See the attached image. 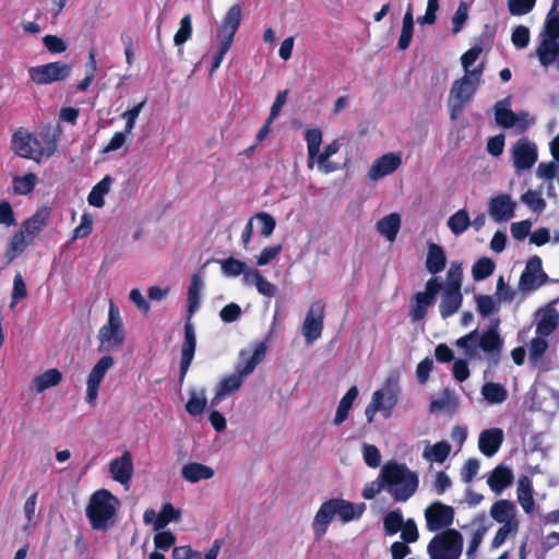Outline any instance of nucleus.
Returning a JSON list of instances; mask_svg holds the SVG:
<instances>
[{
  "mask_svg": "<svg viewBox=\"0 0 559 559\" xmlns=\"http://www.w3.org/2000/svg\"><path fill=\"white\" fill-rule=\"evenodd\" d=\"M120 508L119 499L108 489L102 488L93 492L85 509L92 530L107 532L116 524Z\"/></svg>",
  "mask_w": 559,
  "mask_h": 559,
  "instance_id": "nucleus-2",
  "label": "nucleus"
},
{
  "mask_svg": "<svg viewBox=\"0 0 559 559\" xmlns=\"http://www.w3.org/2000/svg\"><path fill=\"white\" fill-rule=\"evenodd\" d=\"M462 550L463 536L454 528H448L437 534L427 546L430 559H459Z\"/></svg>",
  "mask_w": 559,
  "mask_h": 559,
  "instance_id": "nucleus-7",
  "label": "nucleus"
},
{
  "mask_svg": "<svg viewBox=\"0 0 559 559\" xmlns=\"http://www.w3.org/2000/svg\"><path fill=\"white\" fill-rule=\"evenodd\" d=\"M451 452V445L447 441H439L435 443L430 452H425V457L432 459L438 463H443Z\"/></svg>",
  "mask_w": 559,
  "mask_h": 559,
  "instance_id": "nucleus-54",
  "label": "nucleus"
},
{
  "mask_svg": "<svg viewBox=\"0 0 559 559\" xmlns=\"http://www.w3.org/2000/svg\"><path fill=\"white\" fill-rule=\"evenodd\" d=\"M545 38L552 41L559 40V12L549 11L545 20Z\"/></svg>",
  "mask_w": 559,
  "mask_h": 559,
  "instance_id": "nucleus-53",
  "label": "nucleus"
},
{
  "mask_svg": "<svg viewBox=\"0 0 559 559\" xmlns=\"http://www.w3.org/2000/svg\"><path fill=\"white\" fill-rule=\"evenodd\" d=\"M426 527L429 532L449 528L454 521V508L441 501H433L425 509Z\"/></svg>",
  "mask_w": 559,
  "mask_h": 559,
  "instance_id": "nucleus-12",
  "label": "nucleus"
},
{
  "mask_svg": "<svg viewBox=\"0 0 559 559\" xmlns=\"http://www.w3.org/2000/svg\"><path fill=\"white\" fill-rule=\"evenodd\" d=\"M537 56L539 62L544 67H548L555 62L559 57V43L548 39H543L542 44L537 48Z\"/></svg>",
  "mask_w": 559,
  "mask_h": 559,
  "instance_id": "nucleus-41",
  "label": "nucleus"
},
{
  "mask_svg": "<svg viewBox=\"0 0 559 559\" xmlns=\"http://www.w3.org/2000/svg\"><path fill=\"white\" fill-rule=\"evenodd\" d=\"M207 406V400L205 397V392L202 390L201 396H197L194 391L190 392V397L186 404V411L191 416H199L204 413Z\"/></svg>",
  "mask_w": 559,
  "mask_h": 559,
  "instance_id": "nucleus-52",
  "label": "nucleus"
},
{
  "mask_svg": "<svg viewBox=\"0 0 559 559\" xmlns=\"http://www.w3.org/2000/svg\"><path fill=\"white\" fill-rule=\"evenodd\" d=\"M11 147L17 156L39 163L43 157L53 155L57 144L51 140L48 142L47 147L44 148L39 140L32 133L16 131L12 135Z\"/></svg>",
  "mask_w": 559,
  "mask_h": 559,
  "instance_id": "nucleus-6",
  "label": "nucleus"
},
{
  "mask_svg": "<svg viewBox=\"0 0 559 559\" xmlns=\"http://www.w3.org/2000/svg\"><path fill=\"white\" fill-rule=\"evenodd\" d=\"M476 307L479 314L484 318L489 317L499 309L497 301L489 295H478L476 297Z\"/></svg>",
  "mask_w": 559,
  "mask_h": 559,
  "instance_id": "nucleus-56",
  "label": "nucleus"
},
{
  "mask_svg": "<svg viewBox=\"0 0 559 559\" xmlns=\"http://www.w3.org/2000/svg\"><path fill=\"white\" fill-rule=\"evenodd\" d=\"M447 225L454 235L463 234L471 225L467 211L465 209L456 211L449 217Z\"/></svg>",
  "mask_w": 559,
  "mask_h": 559,
  "instance_id": "nucleus-45",
  "label": "nucleus"
},
{
  "mask_svg": "<svg viewBox=\"0 0 559 559\" xmlns=\"http://www.w3.org/2000/svg\"><path fill=\"white\" fill-rule=\"evenodd\" d=\"M532 481L528 476L522 475L518 479V501L523 511L531 514L534 511L535 502Z\"/></svg>",
  "mask_w": 559,
  "mask_h": 559,
  "instance_id": "nucleus-27",
  "label": "nucleus"
},
{
  "mask_svg": "<svg viewBox=\"0 0 559 559\" xmlns=\"http://www.w3.org/2000/svg\"><path fill=\"white\" fill-rule=\"evenodd\" d=\"M402 165L400 153H386L377 158L369 168L368 177L371 180H379L393 174Z\"/></svg>",
  "mask_w": 559,
  "mask_h": 559,
  "instance_id": "nucleus-18",
  "label": "nucleus"
},
{
  "mask_svg": "<svg viewBox=\"0 0 559 559\" xmlns=\"http://www.w3.org/2000/svg\"><path fill=\"white\" fill-rule=\"evenodd\" d=\"M512 44L518 49H523L530 44V29L524 25H518L513 28L511 34Z\"/></svg>",
  "mask_w": 559,
  "mask_h": 559,
  "instance_id": "nucleus-59",
  "label": "nucleus"
},
{
  "mask_svg": "<svg viewBox=\"0 0 559 559\" xmlns=\"http://www.w3.org/2000/svg\"><path fill=\"white\" fill-rule=\"evenodd\" d=\"M441 292L439 311L442 319H448L455 314L461 308L463 294L462 290H456L453 285L450 287H442Z\"/></svg>",
  "mask_w": 559,
  "mask_h": 559,
  "instance_id": "nucleus-20",
  "label": "nucleus"
},
{
  "mask_svg": "<svg viewBox=\"0 0 559 559\" xmlns=\"http://www.w3.org/2000/svg\"><path fill=\"white\" fill-rule=\"evenodd\" d=\"M221 266L223 273L228 276H239L241 273H247V264L243 261H240L233 257L222 261Z\"/></svg>",
  "mask_w": 559,
  "mask_h": 559,
  "instance_id": "nucleus-57",
  "label": "nucleus"
},
{
  "mask_svg": "<svg viewBox=\"0 0 559 559\" xmlns=\"http://www.w3.org/2000/svg\"><path fill=\"white\" fill-rule=\"evenodd\" d=\"M185 338L181 346V357L179 365V382L183 383L189 367L193 360L197 348V336L192 322L189 320L185 322L183 326Z\"/></svg>",
  "mask_w": 559,
  "mask_h": 559,
  "instance_id": "nucleus-16",
  "label": "nucleus"
},
{
  "mask_svg": "<svg viewBox=\"0 0 559 559\" xmlns=\"http://www.w3.org/2000/svg\"><path fill=\"white\" fill-rule=\"evenodd\" d=\"M459 407V401L455 394L450 389H444L439 399L430 402L429 411L431 413L447 412L453 414Z\"/></svg>",
  "mask_w": 559,
  "mask_h": 559,
  "instance_id": "nucleus-29",
  "label": "nucleus"
},
{
  "mask_svg": "<svg viewBox=\"0 0 559 559\" xmlns=\"http://www.w3.org/2000/svg\"><path fill=\"white\" fill-rule=\"evenodd\" d=\"M243 383V379L237 374L236 372L224 377L218 382L216 390L219 392V394H223L224 396H228L237 392Z\"/></svg>",
  "mask_w": 559,
  "mask_h": 559,
  "instance_id": "nucleus-46",
  "label": "nucleus"
},
{
  "mask_svg": "<svg viewBox=\"0 0 559 559\" xmlns=\"http://www.w3.org/2000/svg\"><path fill=\"white\" fill-rule=\"evenodd\" d=\"M558 325V313L554 309L546 310L537 323L536 331L538 334L548 336Z\"/></svg>",
  "mask_w": 559,
  "mask_h": 559,
  "instance_id": "nucleus-47",
  "label": "nucleus"
},
{
  "mask_svg": "<svg viewBox=\"0 0 559 559\" xmlns=\"http://www.w3.org/2000/svg\"><path fill=\"white\" fill-rule=\"evenodd\" d=\"M516 204L507 193L498 194L489 201L488 212L495 222H507L514 216Z\"/></svg>",
  "mask_w": 559,
  "mask_h": 559,
  "instance_id": "nucleus-19",
  "label": "nucleus"
},
{
  "mask_svg": "<svg viewBox=\"0 0 559 559\" xmlns=\"http://www.w3.org/2000/svg\"><path fill=\"white\" fill-rule=\"evenodd\" d=\"M325 316V304L322 300L313 301L306 314L302 324V334L308 344L321 337Z\"/></svg>",
  "mask_w": 559,
  "mask_h": 559,
  "instance_id": "nucleus-13",
  "label": "nucleus"
},
{
  "mask_svg": "<svg viewBox=\"0 0 559 559\" xmlns=\"http://www.w3.org/2000/svg\"><path fill=\"white\" fill-rule=\"evenodd\" d=\"M112 478L122 484H128L133 475L132 455L126 451L121 456L114 459L109 464Z\"/></svg>",
  "mask_w": 559,
  "mask_h": 559,
  "instance_id": "nucleus-22",
  "label": "nucleus"
},
{
  "mask_svg": "<svg viewBox=\"0 0 559 559\" xmlns=\"http://www.w3.org/2000/svg\"><path fill=\"white\" fill-rule=\"evenodd\" d=\"M401 227V216L397 213H391L377 223L378 231L389 241L395 240Z\"/></svg>",
  "mask_w": 559,
  "mask_h": 559,
  "instance_id": "nucleus-31",
  "label": "nucleus"
},
{
  "mask_svg": "<svg viewBox=\"0 0 559 559\" xmlns=\"http://www.w3.org/2000/svg\"><path fill=\"white\" fill-rule=\"evenodd\" d=\"M111 182L112 178L109 175H106L97 182L87 195L88 204L95 207H103L105 204L104 197L109 192Z\"/></svg>",
  "mask_w": 559,
  "mask_h": 559,
  "instance_id": "nucleus-34",
  "label": "nucleus"
},
{
  "mask_svg": "<svg viewBox=\"0 0 559 559\" xmlns=\"http://www.w3.org/2000/svg\"><path fill=\"white\" fill-rule=\"evenodd\" d=\"M404 518L400 509L389 511L383 518V530L386 536L399 533L404 526Z\"/></svg>",
  "mask_w": 559,
  "mask_h": 559,
  "instance_id": "nucleus-44",
  "label": "nucleus"
},
{
  "mask_svg": "<svg viewBox=\"0 0 559 559\" xmlns=\"http://www.w3.org/2000/svg\"><path fill=\"white\" fill-rule=\"evenodd\" d=\"M146 104V98L143 99L142 102H140L138 105L133 106L131 109H128L126 110L121 117L123 119H126V124H124V129L126 132H129L131 133L132 130L134 129V126H135V121L140 115V112L142 111L143 107L145 106Z\"/></svg>",
  "mask_w": 559,
  "mask_h": 559,
  "instance_id": "nucleus-58",
  "label": "nucleus"
},
{
  "mask_svg": "<svg viewBox=\"0 0 559 559\" xmlns=\"http://www.w3.org/2000/svg\"><path fill=\"white\" fill-rule=\"evenodd\" d=\"M548 343L543 337H534L530 344V360L537 362L546 353Z\"/></svg>",
  "mask_w": 559,
  "mask_h": 559,
  "instance_id": "nucleus-62",
  "label": "nucleus"
},
{
  "mask_svg": "<svg viewBox=\"0 0 559 559\" xmlns=\"http://www.w3.org/2000/svg\"><path fill=\"white\" fill-rule=\"evenodd\" d=\"M511 156L516 170L530 169L537 160V146L527 138H521L513 144Z\"/></svg>",
  "mask_w": 559,
  "mask_h": 559,
  "instance_id": "nucleus-14",
  "label": "nucleus"
},
{
  "mask_svg": "<svg viewBox=\"0 0 559 559\" xmlns=\"http://www.w3.org/2000/svg\"><path fill=\"white\" fill-rule=\"evenodd\" d=\"M305 140L308 147V168L312 169L314 166L313 158L319 154L322 143L321 130L317 128L306 130Z\"/></svg>",
  "mask_w": 559,
  "mask_h": 559,
  "instance_id": "nucleus-38",
  "label": "nucleus"
},
{
  "mask_svg": "<svg viewBox=\"0 0 559 559\" xmlns=\"http://www.w3.org/2000/svg\"><path fill=\"white\" fill-rule=\"evenodd\" d=\"M176 543V536L170 531H157L154 536L156 549L167 551Z\"/></svg>",
  "mask_w": 559,
  "mask_h": 559,
  "instance_id": "nucleus-61",
  "label": "nucleus"
},
{
  "mask_svg": "<svg viewBox=\"0 0 559 559\" xmlns=\"http://www.w3.org/2000/svg\"><path fill=\"white\" fill-rule=\"evenodd\" d=\"M254 218H257L261 223V236L267 238L274 233L276 227V221L271 214L266 212H259L255 214Z\"/></svg>",
  "mask_w": 559,
  "mask_h": 559,
  "instance_id": "nucleus-60",
  "label": "nucleus"
},
{
  "mask_svg": "<svg viewBox=\"0 0 559 559\" xmlns=\"http://www.w3.org/2000/svg\"><path fill=\"white\" fill-rule=\"evenodd\" d=\"M37 183V176L34 173H27L24 176H15L13 178V193L17 195H26L34 191Z\"/></svg>",
  "mask_w": 559,
  "mask_h": 559,
  "instance_id": "nucleus-43",
  "label": "nucleus"
},
{
  "mask_svg": "<svg viewBox=\"0 0 559 559\" xmlns=\"http://www.w3.org/2000/svg\"><path fill=\"white\" fill-rule=\"evenodd\" d=\"M245 280L247 282H253L258 292L263 296L274 297L276 295V286L264 278L258 270L248 271L245 274Z\"/></svg>",
  "mask_w": 559,
  "mask_h": 559,
  "instance_id": "nucleus-39",
  "label": "nucleus"
},
{
  "mask_svg": "<svg viewBox=\"0 0 559 559\" xmlns=\"http://www.w3.org/2000/svg\"><path fill=\"white\" fill-rule=\"evenodd\" d=\"M61 380L62 373L58 369L51 368L35 377L33 383L37 392H43L51 386L58 385Z\"/></svg>",
  "mask_w": 559,
  "mask_h": 559,
  "instance_id": "nucleus-40",
  "label": "nucleus"
},
{
  "mask_svg": "<svg viewBox=\"0 0 559 559\" xmlns=\"http://www.w3.org/2000/svg\"><path fill=\"white\" fill-rule=\"evenodd\" d=\"M241 23V7L234 4L225 14L219 25L216 37L219 41V48L214 57L210 74L212 75L222 64L226 53L230 49L235 35Z\"/></svg>",
  "mask_w": 559,
  "mask_h": 559,
  "instance_id": "nucleus-4",
  "label": "nucleus"
},
{
  "mask_svg": "<svg viewBox=\"0 0 559 559\" xmlns=\"http://www.w3.org/2000/svg\"><path fill=\"white\" fill-rule=\"evenodd\" d=\"M115 365V359L111 356H103L92 368L88 378H87V389H86V401L90 404H94L98 391L100 388V383L107 373V371Z\"/></svg>",
  "mask_w": 559,
  "mask_h": 559,
  "instance_id": "nucleus-15",
  "label": "nucleus"
},
{
  "mask_svg": "<svg viewBox=\"0 0 559 559\" xmlns=\"http://www.w3.org/2000/svg\"><path fill=\"white\" fill-rule=\"evenodd\" d=\"M51 209L43 206L21 224V228L10 239L7 255L12 260L25 251L48 225Z\"/></svg>",
  "mask_w": 559,
  "mask_h": 559,
  "instance_id": "nucleus-3",
  "label": "nucleus"
},
{
  "mask_svg": "<svg viewBox=\"0 0 559 559\" xmlns=\"http://www.w3.org/2000/svg\"><path fill=\"white\" fill-rule=\"evenodd\" d=\"M401 532L402 542L406 544L416 543L419 538V533L417 525L413 519H408L404 522L403 528Z\"/></svg>",
  "mask_w": 559,
  "mask_h": 559,
  "instance_id": "nucleus-63",
  "label": "nucleus"
},
{
  "mask_svg": "<svg viewBox=\"0 0 559 559\" xmlns=\"http://www.w3.org/2000/svg\"><path fill=\"white\" fill-rule=\"evenodd\" d=\"M418 484L417 474L406 465L388 462L382 466L378 479L366 484L362 497L371 500L382 490H386L394 501L405 502L417 491Z\"/></svg>",
  "mask_w": 559,
  "mask_h": 559,
  "instance_id": "nucleus-1",
  "label": "nucleus"
},
{
  "mask_svg": "<svg viewBox=\"0 0 559 559\" xmlns=\"http://www.w3.org/2000/svg\"><path fill=\"white\" fill-rule=\"evenodd\" d=\"M384 394V399L381 400V405L383 406L382 412H386L388 415L395 407L399 401V386L397 380H393L392 378H388L384 386L380 389Z\"/></svg>",
  "mask_w": 559,
  "mask_h": 559,
  "instance_id": "nucleus-36",
  "label": "nucleus"
},
{
  "mask_svg": "<svg viewBox=\"0 0 559 559\" xmlns=\"http://www.w3.org/2000/svg\"><path fill=\"white\" fill-rule=\"evenodd\" d=\"M495 109L496 122L500 127L509 129L515 126L518 117L510 108L503 106V102L497 103Z\"/></svg>",
  "mask_w": 559,
  "mask_h": 559,
  "instance_id": "nucleus-49",
  "label": "nucleus"
},
{
  "mask_svg": "<svg viewBox=\"0 0 559 559\" xmlns=\"http://www.w3.org/2000/svg\"><path fill=\"white\" fill-rule=\"evenodd\" d=\"M514 476L512 469L504 465L496 466L487 478L489 488L500 495L507 487L513 483Z\"/></svg>",
  "mask_w": 559,
  "mask_h": 559,
  "instance_id": "nucleus-24",
  "label": "nucleus"
},
{
  "mask_svg": "<svg viewBox=\"0 0 559 559\" xmlns=\"http://www.w3.org/2000/svg\"><path fill=\"white\" fill-rule=\"evenodd\" d=\"M181 475L190 483H198L202 479L212 478L214 476V471L204 464L191 462L183 465Z\"/></svg>",
  "mask_w": 559,
  "mask_h": 559,
  "instance_id": "nucleus-30",
  "label": "nucleus"
},
{
  "mask_svg": "<svg viewBox=\"0 0 559 559\" xmlns=\"http://www.w3.org/2000/svg\"><path fill=\"white\" fill-rule=\"evenodd\" d=\"M447 257L443 248L437 243H429L426 259L427 271L435 275L444 270Z\"/></svg>",
  "mask_w": 559,
  "mask_h": 559,
  "instance_id": "nucleus-28",
  "label": "nucleus"
},
{
  "mask_svg": "<svg viewBox=\"0 0 559 559\" xmlns=\"http://www.w3.org/2000/svg\"><path fill=\"white\" fill-rule=\"evenodd\" d=\"M43 44L45 48L51 53H62L67 50V43L56 36V35H46L43 38Z\"/></svg>",
  "mask_w": 559,
  "mask_h": 559,
  "instance_id": "nucleus-64",
  "label": "nucleus"
},
{
  "mask_svg": "<svg viewBox=\"0 0 559 559\" xmlns=\"http://www.w3.org/2000/svg\"><path fill=\"white\" fill-rule=\"evenodd\" d=\"M478 88V82L469 75H463L453 82L450 96V116L455 119L460 115L467 103L472 100Z\"/></svg>",
  "mask_w": 559,
  "mask_h": 559,
  "instance_id": "nucleus-8",
  "label": "nucleus"
},
{
  "mask_svg": "<svg viewBox=\"0 0 559 559\" xmlns=\"http://www.w3.org/2000/svg\"><path fill=\"white\" fill-rule=\"evenodd\" d=\"M484 399L490 404H500L508 399L507 389L495 382H487L481 388Z\"/></svg>",
  "mask_w": 559,
  "mask_h": 559,
  "instance_id": "nucleus-42",
  "label": "nucleus"
},
{
  "mask_svg": "<svg viewBox=\"0 0 559 559\" xmlns=\"http://www.w3.org/2000/svg\"><path fill=\"white\" fill-rule=\"evenodd\" d=\"M333 501H335L334 508L337 510L336 514L345 523L350 522L356 518H360L365 510L364 503L356 507L353 502L344 499L333 498Z\"/></svg>",
  "mask_w": 559,
  "mask_h": 559,
  "instance_id": "nucleus-32",
  "label": "nucleus"
},
{
  "mask_svg": "<svg viewBox=\"0 0 559 559\" xmlns=\"http://www.w3.org/2000/svg\"><path fill=\"white\" fill-rule=\"evenodd\" d=\"M97 338L99 341V353L115 352L119 349L124 342L126 334L120 311L112 301L109 304L108 321L98 330Z\"/></svg>",
  "mask_w": 559,
  "mask_h": 559,
  "instance_id": "nucleus-5",
  "label": "nucleus"
},
{
  "mask_svg": "<svg viewBox=\"0 0 559 559\" xmlns=\"http://www.w3.org/2000/svg\"><path fill=\"white\" fill-rule=\"evenodd\" d=\"M503 430L501 428H489L485 429L479 433L478 448L479 451L487 457L495 455L502 442H503Z\"/></svg>",
  "mask_w": 559,
  "mask_h": 559,
  "instance_id": "nucleus-21",
  "label": "nucleus"
},
{
  "mask_svg": "<svg viewBox=\"0 0 559 559\" xmlns=\"http://www.w3.org/2000/svg\"><path fill=\"white\" fill-rule=\"evenodd\" d=\"M358 396V389L356 385H353L348 389V391L345 393V395L341 399L336 414L334 417V425L338 426L342 423H344L348 418V413L350 408L353 407V403Z\"/></svg>",
  "mask_w": 559,
  "mask_h": 559,
  "instance_id": "nucleus-33",
  "label": "nucleus"
},
{
  "mask_svg": "<svg viewBox=\"0 0 559 559\" xmlns=\"http://www.w3.org/2000/svg\"><path fill=\"white\" fill-rule=\"evenodd\" d=\"M441 288L442 283L437 277H430L425 284V290L414 295L409 310L413 322L421 321L427 317L428 308L435 305Z\"/></svg>",
  "mask_w": 559,
  "mask_h": 559,
  "instance_id": "nucleus-9",
  "label": "nucleus"
},
{
  "mask_svg": "<svg viewBox=\"0 0 559 559\" xmlns=\"http://www.w3.org/2000/svg\"><path fill=\"white\" fill-rule=\"evenodd\" d=\"M335 501L329 499L324 501L316 513L313 521V532L317 539H320L326 532L330 523L336 514V508H334Z\"/></svg>",
  "mask_w": 559,
  "mask_h": 559,
  "instance_id": "nucleus-23",
  "label": "nucleus"
},
{
  "mask_svg": "<svg viewBox=\"0 0 559 559\" xmlns=\"http://www.w3.org/2000/svg\"><path fill=\"white\" fill-rule=\"evenodd\" d=\"M536 0H508L509 13L514 16L528 14L535 7Z\"/></svg>",
  "mask_w": 559,
  "mask_h": 559,
  "instance_id": "nucleus-55",
  "label": "nucleus"
},
{
  "mask_svg": "<svg viewBox=\"0 0 559 559\" xmlns=\"http://www.w3.org/2000/svg\"><path fill=\"white\" fill-rule=\"evenodd\" d=\"M266 353V345L261 342L259 343L253 353L242 349L239 353V358L235 367V372L242 379L249 376L255 367L263 360Z\"/></svg>",
  "mask_w": 559,
  "mask_h": 559,
  "instance_id": "nucleus-17",
  "label": "nucleus"
},
{
  "mask_svg": "<svg viewBox=\"0 0 559 559\" xmlns=\"http://www.w3.org/2000/svg\"><path fill=\"white\" fill-rule=\"evenodd\" d=\"M496 264L490 258H479L472 267L473 278L475 281H483L493 273Z\"/></svg>",
  "mask_w": 559,
  "mask_h": 559,
  "instance_id": "nucleus-48",
  "label": "nucleus"
},
{
  "mask_svg": "<svg viewBox=\"0 0 559 559\" xmlns=\"http://www.w3.org/2000/svg\"><path fill=\"white\" fill-rule=\"evenodd\" d=\"M455 346L463 349L464 355L468 359H474L478 357V348H479V334L477 330H474L466 335L457 338L455 341Z\"/></svg>",
  "mask_w": 559,
  "mask_h": 559,
  "instance_id": "nucleus-37",
  "label": "nucleus"
},
{
  "mask_svg": "<svg viewBox=\"0 0 559 559\" xmlns=\"http://www.w3.org/2000/svg\"><path fill=\"white\" fill-rule=\"evenodd\" d=\"M490 516L498 523L503 525L509 523H518L515 520V504L507 499L496 501L490 508Z\"/></svg>",
  "mask_w": 559,
  "mask_h": 559,
  "instance_id": "nucleus-25",
  "label": "nucleus"
},
{
  "mask_svg": "<svg viewBox=\"0 0 559 559\" xmlns=\"http://www.w3.org/2000/svg\"><path fill=\"white\" fill-rule=\"evenodd\" d=\"M479 348L486 354H489L495 362L499 360L500 352L502 348V340L498 332L493 329H488L479 336Z\"/></svg>",
  "mask_w": 559,
  "mask_h": 559,
  "instance_id": "nucleus-26",
  "label": "nucleus"
},
{
  "mask_svg": "<svg viewBox=\"0 0 559 559\" xmlns=\"http://www.w3.org/2000/svg\"><path fill=\"white\" fill-rule=\"evenodd\" d=\"M72 71V66L62 61H53L46 64L31 67L28 75L36 85H49L67 80Z\"/></svg>",
  "mask_w": 559,
  "mask_h": 559,
  "instance_id": "nucleus-10",
  "label": "nucleus"
},
{
  "mask_svg": "<svg viewBox=\"0 0 559 559\" xmlns=\"http://www.w3.org/2000/svg\"><path fill=\"white\" fill-rule=\"evenodd\" d=\"M192 36V17L191 14H186L179 23V28L174 36V43L180 47L187 43Z\"/></svg>",
  "mask_w": 559,
  "mask_h": 559,
  "instance_id": "nucleus-51",
  "label": "nucleus"
},
{
  "mask_svg": "<svg viewBox=\"0 0 559 559\" xmlns=\"http://www.w3.org/2000/svg\"><path fill=\"white\" fill-rule=\"evenodd\" d=\"M549 282V276L543 270V261L538 255H533L526 261L519 280V290L531 293Z\"/></svg>",
  "mask_w": 559,
  "mask_h": 559,
  "instance_id": "nucleus-11",
  "label": "nucleus"
},
{
  "mask_svg": "<svg viewBox=\"0 0 559 559\" xmlns=\"http://www.w3.org/2000/svg\"><path fill=\"white\" fill-rule=\"evenodd\" d=\"M180 519L181 511L176 509L170 502H166L162 506V509L154 521V531H160L170 522H178Z\"/></svg>",
  "mask_w": 559,
  "mask_h": 559,
  "instance_id": "nucleus-35",
  "label": "nucleus"
},
{
  "mask_svg": "<svg viewBox=\"0 0 559 559\" xmlns=\"http://www.w3.org/2000/svg\"><path fill=\"white\" fill-rule=\"evenodd\" d=\"M521 201L534 213H542L546 209V201L542 198L540 192L527 190L521 195Z\"/></svg>",
  "mask_w": 559,
  "mask_h": 559,
  "instance_id": "nucleus-50",
  "label": "nucleus"
}]
</instances>
